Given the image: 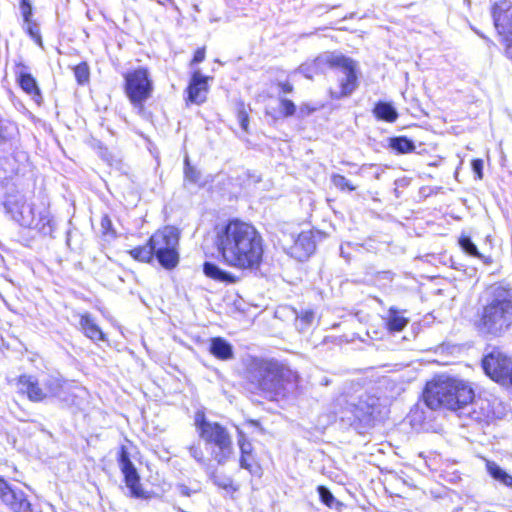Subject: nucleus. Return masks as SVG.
<instances>
[{
  "instance_id": "bb28decb",
  "label": "nucleus",
  "mask_w": 512,
  "mask_h": 512,
  "mask_svg": "<svg viewBox=\"0 0 512 512\" xmlns=\"http://www.w3.org/2000/svg\"><path fill=\"white\" fill-rule=\"evenodd\" d=\"M201 179L202 174L200 170H198L196 167L192 166L189 162L188 156L184 159V181L185 185L187 183L193 184V185H199L201 186Z\"/></svg>"
},
{
  "instance_id": "a18cd8bd",
  "label": "nucleus",
  "mask_w": 512,
  "mask_h": 512,
  "mask_svg": "<svg viewBox=\"0 0 512 512\" xmlns=\"http://www.w3.org/2000/svg\"><path fill=\"white\" fill-rule=\"evenodd\" d=\"M238 119H239L241 128L247 132L248 131V115L244 110L239 111Z\"/></svg>"
},
{
  "instance_id": "72a5a7b5",
  "label": "nucleus",
  "mask_w": 512,
  "mask_h": 512,
  "mask_svg": "<svg viewBox=\"0 0 512 512\" xmlns=\"http://www.w3.org/2000/svg\"><path fill=\"white\" fill-rule=\"evenodd\" d=\"M74 75L77 82L83 85L89 81L90 71L86 63H80L74 68Z\"/></svg>"
},
{
  "instance_id": "473e14b6",
  "label": "nucleus",
  "mask_w": 512,
  "mask_h": 512,
  "mask_svg": "<svg viewBox=\"0 0 512 512\" xmlns=\"http://www.w3.org/2000/svg\"><path fill=\"white\" fill-rule=\"evenodd\" d=\"M459 244H460L461 248L463 249V251H465L467 254L477 257V258L482 257V255L479 253L476 245L472 242L470 237H467V236L461 237L459 239Z\"/></svg>"
},
{
  "instance_id": "423d86ee",
  "label": "nucleus",
  "mask_w": 512,
  "mask_h": 512,
  "mask_svg": "<svg viewBox=\"0 0 512 512\" xmlns=\"http://www.w3.org/2000/svg\"><path fill=\"white\" fill-rule=\"evenodd\" d=\"M195 426L200 438L206 444L214 446L211 451L212 458L218 465H225L234 454L232 438L227 428L218 422L207 420L203 414L196 415Z\"/></svg>"
},
{
  "instance_id": "39448f33",
  "label": "nucleus",
  "mask_w": 512,
  "mask_h": 512,
  "mask_svg": "<svg viewBox=\"0 0 512 512\" xmlns=\"http://www.w3.org/2000/svg\"><path fill=\"white\" fill-rule=\"evenodd\" d=\"M423 398L432 410L446 408L460 411L463 405L473 399V389L462 380L439 378L427 383Z\"/></svg>"
},
{
  "instance_id": "f8f14e48",
  "label": "nucleus",
  "mask_w": 512,
  "mask_h": 512,
  "mask_svg": "<svg viewBox=\"0 0 512 512\" xmlns=\"http://www.w3.org/2000/svg\"><path fill=\"white\" fill-rule=\"evenodd\" d=\"M279 242L288 255L299 261L307 259L315 250L311 232L283 233Z\"/></svg>"
},
{
  "instance_id": "4468645a",
  "label": "nucleus",
  "mask_w": 512,
  "mask_h": 512,
  "mask_svg": "<svg viewBox=\"0 0 512 512\" xmlns=\"http://www.w3.org/2000/svg\"><path fill=\"white\" fill-rule=\"evenodd\" d=\"M0 499L13 512H32V505L26 494L13 488L2 477H0Z\"/></svg>"
},
{
  "instance_id": "412c9836",
  "label": "nucleus",
  "mask_w": 512,
  "mask_h": 512,
  "mask_svg": "<svg viewBox=\"0 0 512 512\" xmlns=\"http://www.w3.org/2000/svg\"><path fill=\"white\" fill-rule=\"evenodd\" d=\"M18 82H19L21 88L27 94L32 96V98L36 102H39L41 100L42 97H41L40 89L37 85L36 80L34 79V77L31 74H29L23 70L19 71Z\"/></svg>"
},
{
  "instance_id": "4c0bfd02",
  "label": "nucleus",
  "mask_w": 512,
  "mask_h": 512,
  "mask_svg": "<svg viewBox=\"0 0 512 512\" xmlns=\"http://www.w3.org/2000/svg\"><path fill=\"white\" fill-rule=\"evenodd\" d=\"M280 108L283 116L285 117L292 116L296 112L295 104L291 100L286 98L280 99Z\"/></svg>"
},
{
  "instance_id": "603ef678",
  "label": "nucleus",
  "mask_w": 512,
  "mask_h": 512,
  "mask_svg": "<svg viewBox=\"0 0 512 512\" xmlns=\"http://www.w3.org/2000/svg\"><path fill=\"white\" fill-rule=\"evenodd\" d=\"M178 511L179 512H185L184 510H182L181 508H178Z\"/></svg>"
},
{
  "instance_id": "e433bc0d",
  "label": "nucleus",
  "mask_w": 512,
  "mask_h": 512,
  "mask_svg": "<svg viewBox=\"0 0 512 512\" xmlns=\"http://www.w3.org/2000/svg\"><path fill=\"white\" fill-rule=\"evenodd\" d=\"M354 413L358 419H361L362 417L366 415H371L373 413V406L372 404L363 403L362 401H359V403L355 405Z\"/></svg>"
},
{
  "instance_id": "49530a36",
  "label": "nucleus",
  "mask_w": 512,
  "mask_h": 512,
  "mask_svg": "<svg viewBox=\"0 0 512 512\" xmlns=\"http://www.w3.org/2000/svg\"><path fill=\"white\" fill-rule=\"evenodd\" d=\"M101 227L105 234H108L110 232H112V234H114V232L112 231V222L108 216H104L102 218Z\"/></svg>"
},
{
  "instance_id": "a211bd4d",
  "label": "nucleus",
  "mask_w": 512,
  "mask_h": 512,
  "mask_svg": "<svg viewBox=\"0 0 512 512\" xmlns=\"http://www.w3.org/2000/svg\"><path fill=\"white\" fill-rule=\"evenodd\" d=\"M79 325L83 333L92 341H104L105 335L90 314L81 315Z\"/></svg>"
},
{
  "instance_id": "f3484780",
  "label": "nucleus",
  "mask_w": 512,
  "mask_h": 512,
  "mask_svg": "<svg viewBox=\"0 0 512 512\" xmlns=\"http://www.w3.org/2000/svg\"><path fill=\"white\" fill-rule=\"evenodd\" d=\"M209 77L203 76L200 71H195L190 80L188 91V100L195 104H201L206 100L208 92Z\"/></svg>"
},
{
  "instance_id": "a878e982",
  "label": "nucleus",
  "mask_w": 512,
  "mask_h": 512,
  "mask_svg": "<svg viewBox=\"0 0 512 512\" xmlns=\"http://www.w3.org/2000/svg\"><path fill=\"white\" fill-rule=\"evenodd\" d=\"M408 323V319L404 316L400 315L399 312L390 308L387 316V327L390 331L400 332L402 331Z\"/></svg>"
},
{
  "instance_id": "a19ab883",
  "label": "nucleus",
  "mask_w": 512,
  "mask_h": 512,
  "mask_svg": "<svg viewBox=\"0 0 512 512\" xmlns=\"http://www.w3.org/2000/svg\"><path fill=\"white\" fill-rule=\"evenodd\" d=\"M25 24L27 25V32L29 33V35L33 39H35L37 43L41 44V36L38 25L32 20H30L29 22H25Z\"/></svg>"
},
{
  "instance_id": "2f4dec72",
  "label": "nucleus",
  "mask_w": 512,
  "mask_h": 512,
  "mask_svg": "<svg viewBox=\"0 0 512 512\" xmlns=\"http://www.w3.org/2000/svg\"><path fill=\"white\" fill-rule=\"evenodd\" d=\"M331 181L335 187L342 191H354L356 189L345 176L340 174H332Z\"/></svg>"
},
{
  "instance_id": "9d476101",
  "label": "nucleus",
  "mask_w": 512,
  "mask_h": 512,
  "mask_svg": "<svg viewBox=\"0 0 512 512\" xmlns=\"http://www.w3.org/2000/svg\"><path fill=\"white\" fill-rule=\"evenodd\" d=\"M125 93L135 109L142 112L144 103L153 92V82L147 68L139 67L124 75Z\"/></svg>"
},
{
  "instance_id": "5701e85b",
  "label": "nucleus",
  "mask_w": 512,
  "mask_h": 512,
  "mask_svg": "<svg viewBox=\"0 0 512 512\" xmlns=\"http://www.w3.org/2000/svg\"><path fill=\"white\" fill-rule=\"evenodd\" d=\"M373 113L377 119L393 123L398 119L396 108L389 102L379 101L376 103Z\"/></svg>"
},
{
  "instance_id": "ea45409f",
  "label": "nucleus",
  "mask_w": 512,
  "mask_h": 512,
  "mask_svg": "<svg viewBox=\"0 0 512 512\" xmlns=\"http://www.w3.org/2000/svg\"><path fill=\"white\" fill-rule=\"evenodd\" d=\"M20 10L23 16L24 22L32 20V5L30 0H21Z\"/></svg>"
},
{
  "instance_id": "0eeeda50",
  "label": "nucleus",
  "mask_w": 512,
  "mask_h": 512,
  "mask_svg": "<svg viewBox=\"0 0 512 512\" xmlns=\"http://www.w3.org/2000/svg\"><path fill=\"white\" fill-rule=\"evenodd\" d=\"M2 205L5 212L21 226L33 228L45 234L51 231L48 211L43 210L36 216L33 204L28 203L20 192L7 193Z\"/></svg>"
},
{
  "instance_id": "c9c22d12",
  "label": "nucleus",
  "mask_w": 512,
  "mask_h": 512,
  "mask_svg": "<svg viewBox=\"0 0 512 512\" xmlns=\"http://www.w3.org/2000/svg\"><path fill=\"white\" fill-rule=\"evenodd\" d=\"M317 491L321 501L328 507H332L335 502V498L330 490L325 486H318Z\"/></svg>"
},
{
  "instance_id": "8fccbe9b",
  "label": "nucleus",
  "mask_w": 512,
  "mask_h": 512,
  "mask_svg": "<svg viewBox=\"0 0 512 512\" xmlns=\"http://www.w3.org/2000/svg\"><path fill=\"white\" fill-rule=\"evenodd\" d=\"M178 490H179V493L182 495V496H190L191 495V490L189 487L185 486V485H180L178 487Z\"/></svg>"
},
{
  "instance_id": "1a4fd4ad",
  "label": "nucleus",
  "mask_w": 512,
  "mask_h": 512,
  "mask_svg": "<svg viewBox=\"0 0 512 512\" xmlns=\"http://www.w3.org/2000/svg\"><path fill=\"white\" fill-rule=\"evenodd\" d=\"M153 254L159 263L166 269H172L179 262L177 247L179 244V231L172 226H166L156 231L149 239Z\"/></svg>"
},
{
  "instance_id": "f257e3e1",
  "label": "nucleus",
  "mask_w": 512,
  "mask_h": 512,
  "mask_svg": "<svg viewBox=\"0 0 512 512\" xmlns=\"http://www.w3.org/2000/svg\"><path fill=\"white\" fill-rule=\"evenodd\" d=\"M214 245L223 262L238 269H257L263 259L264 240L256 227L239 219L214 228Z\"/></svg>"
},
{
  "instance_id": "2eb2a0df",
  "label": "nucleus",
  "mask_w": 512,
  "mask_h": 512,
  "mask_svg": "<svg viewBox=\"0 0 512 512\" xmlns=\"http://www.w3.org/2000/svg\"><path fill=\"white\" fill-rule=\"evenodd\" d=\"M119 466L124 475L125 484L130 490L131 496L135 498H146V493L140 484V477L134 464L131 462L128 452L121 450L119 457Z\"/></svg>"
},
{
  "instance_id": "4be33fe9",
  "label": "nucleus",
  "mask_w": 512,
  "mask_h": 512,
  "mask_svg": "<svg viewBox=\"0 0 512 512\" xmlns=\"http://www.w3.org/2000/svg\"><path fill=\"white\" fill-rule=\"evenodd\" d=\"M203 272L207 277L215 281L224 283H234L236 281V278L233 274L221 269L219 266L212 262L204 263Z\"/></svg>"
},
{
  "instance_id": "c03bdc74",
  "label": "nucleus",
  "mask_w": 512,
  "mask_h": 512,
  "mask_svg": "<svg viewBox=\"0 0 512 512\" xmlns=\"http://www.w3.org/2000/svg\"><path fill=\"white\" fill-rule=\"evenodd\" d=\"M316 110L315 107H311L309 104H301L298 110V116L304 118Z\"/></svg>"
},
{
  "instance_id": "58836bf2",
  "label": "nucleus",
  "mask_w": 512,
  "mask_h": 512,
  "mask_svg": "<svg viewBox=\"0 0 512 512\" xmlns=\"http://www.w3.org/2000/svg\"><path fill=\"white\" fill-rule=\"evenodd\" d=\"M213 482L218 487L224 489V490H232L236 491L237 488L233 485V480L229 477L226 478H219L217 476H213Z\"/></svg>"
},
{
  "instance_id": "20e7f679",
  "label": "nucleus",
  "mask_w": 512,
  "mask_h": 512,
  "mask_svg": "<svg viewBox=\"0 0 512 512\" xmlns=\"http://www.w3.org/2000/svg\"><path fill=\"white\" fill-rule=\"evenodd\" d=\"M18 392L26 395L32 402H43L57 398L65 405L75 404V395L71 392L65 380L52 374L31 375L23 374L17 379Z\"/></svg>"
},
{
  "instance_id": "dca6fc26",
  "label": "nucleus",
  "mask_w": 512,
  "mask_h": 512,
  "mask_svg": "<svg viewBox=\"0 0 512 512\" xmlns=\"http://www.w3.org/2000/svg\"><path fill=\"white\" fill-rule=\"evenodd\" d=\"M459 412L460 416H467L476 422L488 421L492 416L490 402L483 398L475 399L473 397L471 402L463 405Z\"/></svg>"
},
{
  "instance_id": "cd10ccee",
  "label": "nucleus",
  "mask_w": 512,
  "mask_h": 512,
  "mask_svg": "<svg viewBox=\"0 0 512 512\" xmlns=\"http://www.w3.org/2000/svg\"><path fill=\"white\" fill-rule=\"evenodd\" d=\"M129 254L134 259L142 262H149L152 260V257L154 256L149 242L147 243V245L139 246L130 250Z\"/></svg>"
},
{
  "instance_id": "c85d7f7f",
  "label": "nucleus",
  "mask_w": 512,
  "mask_h": 512,
  "mask_svg": "<svg viewBox=\"0 0 512 512\" xmlns=\"http://www.w3.org/2000/svg\"><path fill=\"white\" fill-rule=\"evenodd\" d=\"M314 318L313 311H304L296 317L295 326L300 332H305L312 325Z\"/></svg>"
},
{
  "instance_id": "f03ea898",
  "label": "nucleus",
  "mask_w": 512,
  "mask_h": 512,
  "mask_svg": "<svg viewBox=\"0 0 512 512\" xmlns=\"http://www.w3.org/2000/svg\"><path fill=\"white\" fill-rule=\"evenodd\" d=\"M245 379L257 393L278 400L295 390L297 374L278 361L251 357L245 364Z\"/></svg>"
},
{
  "instance_id": "79ce46f5",
  "label": "nucleus",
  "mask_w": 512,
  "mask_h": 512,
  "mask_svg": "<svg viewBox=\"0 0 512 512\" xmlns=\"http://www.w3.org/2000/svg\"><path fill=\"white\" fill-rule=\"evenodd\" d=\"M472 170L478 179L483 178V161L481 159H474L472 161Z\"/></svg>"
},
{
  "instance_id": "09e8293b",
  "label": "nucleus",
  "mask_w": 512,
  "mask_h": 512,
  "mask_svg": "<svg viewBox=\"0 0 512 512\" xmlns=\"http://www.w3.org/2000/svg\"><path fill=\"white\" fill-rule=\"evenodd\" d=\"M279 86L284 93H291L293 91V86L289 82H280Z\"/></svg>"
},
{
  "instance_id": "37998d69",
  "label": "nucleus",
  "mask_w": 512,
  "mask_h": 512,
  "mask_svg": "<svg viewBox=\"0 0 512 512\" xmlns=\"http://www.w3.org/2000/svg\"><path fill=\"white\" fill-rule=\"evenodd\" d=\"M250 458L251 456L249 455L240 456L239 464L241 468L248 470L250 473H253V465L250 461Z\"/></svg>"
},
{
  "instance_id": "f704fd0d",
  "label": "nucleus",
  "mask_w": 512,
  "mask_h": 512,
  "mask_svg": "<svg viewBox=\"0 0 512 512\" xmlns=\"http://www.w3.org/2000/svg\"><path fill=\"white\" fill-rule=\"evenodd\" d=\"M238 446L241 452V456L249 455L251 456L253 451L252 444L247 440L246 435L242 432H238Z\"/></svg>"
},
{
  "instance_id": "393cba45",
  "label": "nucleus",
  "mask_w": 512,
  "mask_h": 512,
  "mask_svg": "<svg viewBox=\"0 0 512 512\" xmlns=\"http://www.w3.org/2000/svg\"><path fill=\"white\" fill-rule=\"evenodd\" d=\"M486 468L488 473L495 480L500 481L501 483L512 489V476L509 475L506 471H504L499 465H497L495 462L487 461Z\"/></svg>"
},
{
  "instance_id": "7c9ffc66",
  "label": "nucleus",
  "mask_w": 512,
  "mask_h": 512,
  "mask_svg": "<svg viewBox=\"0 0 512 512\" xmlns=\"http://www.w3.org/2000/svg\"><path fill=\"white\" fill-rule=\"evenodd\" d=\"M190 456L202 467H208L209 460L205 458L200 443H193L188 447Z\"/></svg>"
},
{
  "instance_id": "b1692460",
  "label": "nucleus",
  "mask_w": 512,
  "mask_h": 512,
  "mask_svg": "<svg viewBox=\"0 0 512 512\" xmlns=\"http://www.w3.org/2000/svg\"><path fill=\"white\" fill-rule=\"evenodd\" d=\"M389 146L397 153L406 154L415 150V144L405 136H397L389 139Z\"/></svg>"
},
{
  "instance_id": "6ab92c4d",
  "label": "nucleus",
  "mask_w": 512,
  "mask_h": 512,
  "mask_svg": "<svg viewBox=\"0 0 512 512\" xmlns=\"http://www.w3.org/2000/svg\"><path fill=\"white\" fill-rule=\"evenodd\" d=\"M28 156L23 151H17L12 156V159L5 160V163H0L3 166V175L0 174V180L10 178L13 174L20 171V166L27 162Z\"/></svg>"
},
{
  "instance_id": "9b49d317",
  "label": "nucleus",
  "mask_w": 512,
  "mask_h": 512,
  "mask_svg": "<svg viewBox=\"0 0 512 512\" xmlns=\"http://www.w3.org/2000/svg\"><path fill=\"white\" fill-rule=\"evenodd\" d=\"M486 375L503 386H512V358L499 350H493L482 360Z\"/></svg>"
},
{
  "instance_id": "aec40b11",
  "label": "nucleus",
  "mask_w": 512,
  "mask_h": 512,
  "mask_svg": "<svg viewBox=\"0 0 512 512\" xmlns=\"http://www.w3.org/2000/svg\"><path fill=\"white\" fill-rule=\"evenodd\" d=\"M209 351L217 359L223 361L230 360L234 356L232 345L221 337L211 339Z\"/></svg>"
},
{
  "instance_id": "7ed1b4c3",
  "label": "nucleus",
  "mask_w": 512,
  "mask_h": 512,
  "mask_svg": "<svg viewBox=\"0 0 512 512\" xmlns=\"http://www.w3.org/2000/svg\"><path fill=\"white\" fill-rule=\"evenodd\" d=\"M476 322L484 335L500 336L512 325V288L496 283L485 291L483 304Z\"/></svg>"
},
{
  "instance_id": "6e6552de",
  "label": "nucleus",
  "mask_w": 512,
  "mask_h": 512,
  "mask_svg": "<svg viewBox=\"0 0 512 512\" xmlns=\"http://www.w3.org/2000/svg\"><path fill=\"white\" fill-rule=\"evenodd\" d=\"M310 67L315 72H325L326 68L342 72L343 78L340 80L341 96H348L356 89L355 63L348 57L337 53H325L318 56Z\"/></svg>"
},
{
  "instance_id": "ddd939ff",
  "label": "nucleus",
  "mask_w": 512,
  "mask_h": 512,
  "mask_svg": "<svg viewBox=\"0 0 512 512\" xmlns=\"http://www.w3.org/2000/svg\"><path fill=\"white\" fill-rule=\"evenodd\" d=\"M494 26L506 41V54L512 59V4L501 0L492 8Z\"/></svg>"
},
{
  "instance_id": "de8ad7c7",
  "label": "nucleus",
  "mask_w": 512,
  "mask_h": 512,
  "mask_svg": "<svg viewBox=\"0 0 512 512\" xmlns=\"http://www.w3.org/2000/svg\"><path fill=\"white\" fill-rule=\"evenodd\" d=\"M205 59V49L199 48L194 53V57L192 59V64L201 63Z\"/></svg>"
},
{
  "instance_id": "c756f323",
  "label": "nucleus",
  "mask_w": 512,
  "mask_h": 512,
  "mask_svg": "<svg viewBox=\"0 0 512 512\" xmlns=\"http://www.w3.org/2000/svg\"><path fill=\"white\" fill-rule=\"evenodd\" d=\"M17 132V127L13 123L0 120V144L11 140Z\"/></svg>"
},
{
  "instance_id": "3c124183",
  "label": "nucleus",
  "mask_w": 512,
  "mask_h": 512,
  "mask_svg": "<svg viewBox=\"0 0 512 512\" xmlns=\"http://www.w3.org/2000/svg\"><path fill=\"white\" fill-rule=\"evenodd\" d=\"M300 69L305 74V76L307 78H310V79L312 78V75H310L308 72H306L307 69L305 67L302 66Z\"/></svg>"
}]
</instances>
